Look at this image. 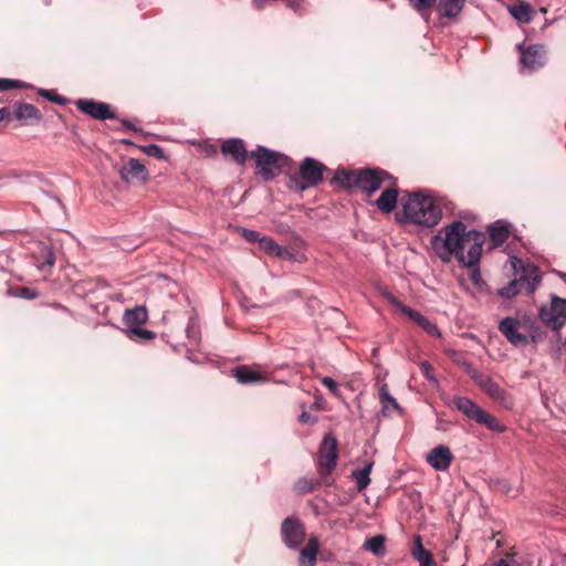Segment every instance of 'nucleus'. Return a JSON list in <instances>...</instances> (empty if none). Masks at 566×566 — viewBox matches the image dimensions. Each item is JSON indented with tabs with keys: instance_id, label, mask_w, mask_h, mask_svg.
Here are the masks:
<instances>
[{
	"instance_id": "1",
	"label": "nucleus",
	"mask_w": 566,
	"mask_h": 566,
	"mask_svg": "<svg viewBox=\"0 0 566 566\" xmlns=\"http://www.w3.org/2000/svg\"><path fill=\"white\" fill-rule=\"evenodd\" d=\"M484 242L483 232L468 231L462 221L455 220L431 238V248L444 263L455 258L462 266H475L480 262Z\"/></svg>"
},
{
	"instance_id": "2",
	"label": "nucleus",
	"mask_w": 566,
	"mask_h": 566,
	"mask_svg": "<svg viewBox=\"0 0 566 566\" xmlns=\"http://www.w3.org/2000/svg\"><path fill=\"white\" fill-rule=\"evenodd\" d=\"M401 206L406 220L420 227L432 228L442 218L440 200L426 190L407 192Z\"/></svg>"
},
{
	"instance_id": "3",
	"label": "nucleus",
	"mask_w": 566,
	"mask_h": 566,
	"mask_svg": "<svg viewBox=\"0 0 566 566\" xmlns=\"http://www.w3.org/2000/svg\"><path fill=\"white\" fill-rule=\"evenodd\" d=\"M511 264L517 277L500 289L499 294L510 300L516 296L522 287H525L530 294L534 293L542 281L539 269L531 263L524 264L523 261L516 256L511 258Z\"/></svg>"
},
{
	"instance_id": "4",
	"label": "nucleus",
	"mask_w": 566,
	"mask_h": 566,
	"mask_svg": "<svg viewBox=\"0 0 566 566\" xmlns=\"http://www.w3.org/2000/svg\"><path fill=\"white\" fill-rule=\"evenodd\" d=\"M251 157L254 158L259 174L264 180H271L279 176L282 168L289 163L285 155L270 150L264 146H258L255 150H252Z\"/></svg>"
},
{
	"instance_id": "5",
	"label": "nucleus",
	"mask_w": 566,
	"mask_h": 566,
	"mask_svg": "<svg viewBox=\"0 0 566 566\" xmlns=\"http://www.w3.org/2000/svg\"><path fill=\"white\" fill-rule=\"evenodd\" d=\"M337 439L333 433L324 436L318 451L317 472L321 476L329 475L337 465Z\"/></svg>"
},
{
	"instance_id": "6",
	"label": "nucleus",
	"mask_w": 566,
	"mask_h": 566,
	"mask_svg": "<svg viewBox=\"0 0 566 566\" xmlns=\"http://www.w3.org/2000/svg\"><path fill=\"white\" fill-rule=\"evenodd\" d=\"M551 301V307L542 306L538 315L544 323L558 332L566 323V298L553 294Z\"/></svg>"
},
{
	"instance_id": "7",
	"label": "nucleus",
	"mask_w": 566,
	"mask_h": 566,
	"mask_svg": "<svg viewBox=\"0 0 566 566\" xmlns=\"http://www.w3.org/2000/svg\"><path fill=\"white\" fill-rule=\"evenodd\" d=\"M305 526L295 516H287L281 525V537L284 545L290 549H297L305 539Z\"/></svg>"
},
{
	"instance_id": "8",
	"label": "nucleus",
	"mask_w": 566,
	"mask_h": 566,
	"mask_svg": "<svg viewBox=\"0 0 566 566\" xmlns=\"http://www.w3.org/2000/svg\"><path fill=\"white\" fill-rule=\"evenodd\" d=\"M413 9L426 20H429L434 9L439 17L455 18L462 11V2H411Z\"/></svg>"
},
{
	"instance_id": "9",
	"label": "nucleus",
	"mask_w": 566,
	"mask_h": 566,
	"mask_svg": "<svg viewBox=\"0 0 566 566\" xmlns=\"http://www.w3.org/2000/svg\"><path fill=\"white\" fill-rule=\"evenodd\" d=\"M386 298L388 302L398 308L401 313L408 316L411 321L421 326L430 336L441 337V332L439 327L428 319L426 316L420 314L419 312L403 305L398 298L392 296L391 294L387 295Z\"/></svg>"
},
{
	"instance_id": "10",
	"label": "nucleus",
	"mask_w": 566,
	"mask_h": 566,
	"mask_svg": "<svg viewBox=\"0 0 566 566\" xmlns=\"http://www.w3.org/2000/svg\"><path fill=\"white\" fill-rule=\"evenodd\" d=\"M324 165L313 158H305L300 166V175L304 181L298 188L304 190L306 188L317 186L323 179Z\"/></svg>"
},
{
	"instance_id": "11",
	"label": "nucleus",
	"mask_w": 566,
	"mask_h": 566,
	"mask_svg": "<svg viewBox=\"0 0 566 566\" xmlns=\"http://www.w3.org/2000/svg\"><path fill=\"white\" fill-rule=\"evenodd\" d=\"M75 105L78 111L98 120L113 119L116 116L107 103L93 99H77Z\"/></svg>"
},
{
	"instance_id": "12",
	"label": "nucleus",
	"mask_w": 566,
	"mask_h": 566,
	"mask_svg": "<svg viewBox=\"0 0 566 566\" xmlns=\"http://www.w3.org/2000/svg\"><path fill=\"white\" fill-rule=\"evenodd\" d=\"M521 325L520 319L507 316L500 321L499 331L512 345H526L528 343V338L527 335L520 332Z\"/></svg>"
},
{
	"instance_id": "13",
	"label": "nucleus",
	"mask_w": 566,
	"mask_h": 566,
	"mask_svg": "<svg viewBox=\"0 0 566 566\" xmlns=\"http://www.w3.org/2000/svg\"><path fill=\"white\" fill-rule=\"evenodd\" d=\"M386 178H389V175L384 170L361 169L358 170L357 187L370 195L381 187Z\"/></svg>"
},
{
	"instance_id": "14",
	"label": "nucleus",
	"mask_w": 566,
	"mask_h": 566,
	"mask_svg": "<svg viewBox=\"0 0 566 566\" xmlns=\"http://www.w3.org/2000/svg\"><path fill=\"white\" fill-rule=\"evenodd\" d=\"M517 50L520 52V63L523 69L534 71L543 66V46L530 45L525 48L523 43H520L517 44Z\"/></svg>"
},
{
	"instance_id": "15",
	"label": "nucleus",
	"mask_w": 566,
	"mask_h": 566,
	"mask_svg": "<svg viewBox=\"0 0 566 566\" xmlns=\"http://www.w3.org/2000/svg\"><path fill=\"white\" fill-rule=\"evenodd\" d=\"M123 180L128 184H140L148 178L146 167L138 160L130 158L119 170Z\"/></svg>"
},
{
	"instance_id": "16",
	"label": "nucleus",
	"mask_w": 566,
	"mask_h": 566,
	"mask_svg": "<svg viewBox=\"0 0 566 566\" xmlns=\"http://www.w3.org/2000/svg\"><path fill=\"white\" fill-rule=\"evenodd\" d=\"M427 462L437 471H446L453 461V454L449 447L440 444L427 454Z\"/></svg>"
},
{
	"instance_id": "17",
	"label": "nucleus",
	"mask_w": 566,
	"mask_h": 566,
	"mask_svg": "<svg viewBox=\"0 0 566 566\" xmlns=\"http://www.w3.org/2000/svg\"><path fill=\"white\" fill-rule=\"evenodd\" d=\"M221 153L226 157H231L232 160L239 165H243L248 158L244 143L240 138H231L226 140L221 146Z\"/></svg>"
},
{
	"instance_id": "18",
	"label": "nucleus",
	"mask_w": 566,
	"mask_h": 566,
	"mask_svg": "<svg viewBox=\"0 0 566 566\" xmlns=\"http://www.w3.org/2000/svg\"><path fill=\"white\" fill-rule=\"evenodd\" d=\"M473 380L481 387L491 398L495 400H504L506 392L491 377L479 373L473 375Z\"/></svg>"
},
{
	"instance_id": "19",
	"label": "nucleus",
	"mask_w": 566,
	"mask_h": 566,
	"mask_svg": "<svg viewBox=\"0 0 566 566\" xmlns=\"http://www.w3.org/2000/svg\"><path fill=\"white\" fill-rule=\"evenodd\" d=\"M319 551V541L316 536H311L305 547L300 552V566H315L316 557Z\"/></svg>"
},
{
	"instance_id": "20",
	"label": "nucleus",
	"mask_w": 566,
	"mask_h": 566,
	"mask_svg": "<svg viewBox=\"0 0 566 566\" xmlns=\"http://www.w3.org/2000/svg\"><path fill=\"white\" fill-rule=\"evenodd\" d=\"M454 407L461 411L464 416H467L469 419L478 421L479 417L481 416L483 409L478 406L472 399L467 397H455L453 399Z\"/></svg>"
},
{
	"instance_id": "21",
	"label": "nucleus",
	"mask_w": 566,
	"mask_h": 566,
	"mask_svg": "<svg viewBox=\"0 0 566 566\" xmlns=\"http://www.w3.org/2000/svg\"><path fill=\"white\" fill-rule=\"evenodd\" d=\"M507 11L518 23H530L535 14L528 2H513L507 6Z\"/></svg>"
},
{
	"instance_id": "22",
	"label": "nucleus",
	"mask_w": 566,
	"mask_h": 566,
	"mask_svg": "<svg viewBox=\"0 0 566 566\" xmlns=\"http://www.w3.org/2000/svg\"><path fill=\"white\" fill-rule=\"evenodd\" d=\"M398 190L396 188L385 189L379 198L375 201L376 207L385 212L390 213L397 206Z\"/></svg>"
},
{
	"instance_id": "23",
	"label": "nucleus",
	"mask_w": 566,
	"mask_h": 566,
	"mask_svg": "<svg viewBox=\"0 0 566 566\" xmlns=\"http://www.w3.org/2000/svg\"><path fill=\"white\" fill-rule=\"evenodd\" d=\"M488 232L493 247L502 245L509 238L510 229L509 224L499 220L493 224L489 226Z\"/></svg>"
},
{
	"instance_id": "24",
	"label": "nucleus",
	"mask_w": 566,
	"mask_h": 566,
	"mask_svg": "<svg viewBox=\"0 0 566 566\" xmlns=\"http://www.w3.org/2000/svg\"><path fill=\"white\" fill-rule=\"evenodd\" d=\"M147 318L148 314L144 306L126 310L124 314V323L128 329L143 325Z\"/></svg>"
},
{
	"instance_id": "25",
	"label": "nucleus",
	"mask_w": 566,
	"mask_h": 566,
	"mask_svg": "<svg viewBox=\"0 0 566 566\" xmlns=\"http://www.w3.org/2000/svg\"><path fill=\"white\" fill-rule=\"evenodd\" d=\"M13 113L14 117L19 120L42 119V114L40 113V111L34 105L29 103H19L14 105Z\"/></svg>"
},
{
	"instance_id": "26",
	"label": "nucleus",
	"mask_w": 566,
	"mask_h": 566,
	"mask_svg": "<svg viewBox=\"0 0 566 566\" xmlns=\"http://www.w3.org/2000/svg\"><path fill=\"white\" fill-rule=\"evenodd\" d=\"M358 170H336L332 184H338L344 188L357 187Z\"/></svg>"
},
{
	"instance_id": "27",
	"label": "nucleus",
	"mask_w": 566,
	"mask_h": 566,
	"mask_svg": "<svg viewBox=\"0 0 566 566\" xmlns=\"http://www.w3.org/2000/svg\"><path fill=\"white\" fill-rule=\"evenodd\" d=\"M233 373H234V377L237 378L238 382H240V384L260 382L265 379L261 374L250 369L247 366L238 367L234 369Z\"/></svg>"
},
{
	"instance_id": "28",
	"label": "nucleus",
	"mask_w": 566,
	"mask_h": 566,
	"mask_svg": "<svg viewBox=\"0 0 566 566\" xmlns=\"http://www.w3.org/2000/svg\"><path fill=\"white\" fill-rule=\"evenodd\" d=\"M373 467H374V462L370 461V462L366 463L364 465V468L352 472V476L354 478L357 489L359 491L365 490L369 485V483H370L369 474L373 470Z\"/></svg>"
},
{
	"instance_id": "29",
	"label": "nucleus",
	"mask_w": 566,
	"mask_h": 566,
	"mask_svg": "<svg viewBox=\"0 0 566 566\" xmlns=\"http://www.w3.org/2000/svg\"><path fill=\"white\" fill-rule=\"evenodd\" d=\"M379 399L382 407V412L388 413L391 410H400V406L397 400L390 395L386 384H384L378 391Z\"/></svg>"
},
{
	"instance_id": "30",
	"label": "nucleus",
	"mask_w": 566,
	"mask_h": 566,
	"mask_svg": "<svg viewBox=\"0 0 566 566\" xmlns=\"http://www.w3.org/2000/svg\"><path fill=\"white\" fill-rule=\"evenodd\" d=\"M476 422L485 426L489 430L494 431V432L502 433L506 430L505 426L500 423L495 417H493L485 410L482 411V413L479 417Z\"/></svg>"
},
{
	"instance_id": "31",
	"label": "nucleus",
	"mask_w": 566,
	"mask_h": 566,
	"mask_svg": "<svg viewBox=\"0 0 566 566\" xmlns=\"http://www.w3.org/2000/svg\"><path fill=\"white\" fill-rule=\"evenodd\" d=\"M364 547L374 555L381 556L386 551L385 537L382 535L370 537L365 542Z\"/></svg>"
},
{
	"instance_id": "32",
	"label": "nucleus",
	"mask_w": 566,
	"mask_h": 566,
	"mask_svg": "<svg viewBox=\"0 0 566 566\" xmlns=\"http://www.w3.org/2000/svg\"><path fill=\"white\" fill-rule=\"evenodd\" d=\"M412 556L420 564L433 559L432 554L423 547L420 536L416 537Z\"/></svg>"
},
{
	"instance_id": "33",
	"label": "nucleus",
	"mask_w": 566,
	"mask_h": 566,
	"mask_svg": "<svg viewBox=\"0 0 566 566\" xmlns=\"http://www.w3.org/2000/svg\"><path fill=\"white\" fill-rule=\"evenodd\" d=\"M316 485H318V482L314 479L302 478L294 484V490L298 494H306L312 492Z\"/></svg>"
},
{
	"instance_id": "34",
	"label": "nucleus",
	"mask_w": 566,
	"mask_h": 566,
	"mask_svg": "<svg viewBox=\"0 0 566 566\" xmlns=\"http://www.w3.org/2000/svg\"><path fill=\"white\" fill-rule=\"evenodd\" d=\"M259 245L261 250L271 255H275L280 247L271 237L266 235H262Z\"/></svg>"
},
{
	"instance_id": "35",
	"label": "nucleus",
	"mask_w": 566,
	"mask_h": 566,
	"mask_svg": "<svg viewBox=\"0 0 566 566\" xmlns=\"http://www.w3.org/2000/svg\"><path fill=\"white\" fill-rule=\"evenodd\" d=\"M8 293L10 295H13V296H17L20 298H25V300H34L38 297V293L34 290L29 289V287H19L17 290H9Z\"/></svg>"
},
{
	"instance_id": "36",
	"label": "nucleus",
	"mask_w": 566,
	"mask_h": 566,
	"mask_svg": "<svg viewBox=\"0 0 566 566\" xmlns=\"http://www.w3.org/2000/svg\"><path fill=\"white\" fill-rule=\"evenodd\" d=\"M130 337L136 336L138 338L148 340L155 337V334L151 331L144 329L140 326L128 329Z\"/></svg>"
},
{
	"instance_id": "37",
	"label": "nucleus",
	"mask_w": 566,
	"mask_h": 566,
	"mask_svg": "<svg viewBox=\"0 0 566 566\" xmlns=\"http://www.w3.org/2000/svg\"><path fill=\"white\" fill-rule=\"evenodd\" d=\"M55 258L54 253L51 249L45 248L44 250V261L41 264H38L39 270L44 271L45 268L51 269L54 265Z\"/></svg>"
},
{
	"instance_id": "38",
	"label": "nucleus",
	"mask_w": 566,
	"mask_h": 566,
	"mask_svg": "<svg viewBox=\"0 0 566 566\" xmlns=\"http://www.w3.org/2000/svg\"><path fill=\"white\" fill-rule=\"evenodd\" d=\"M39 94L46 99L60 105H64L66 103V99L63 96L55 94L53 91L40 90Z\"/></svg>"
},
{
	"instance_id": "39",
	"label": "nucleus",
	"mask_w": 566,
	"mask_h": 566,
	"mask_svg": "<svg viewBox=\"0 0 566 566\" xmlns=\"http://www.w3.org/2000/svg\"><path fill=\"white\" fill-rule=\"evenodd\" d=\"M24 83L15 80L0 78V92L11 88L24 87Z\"/></svg>"
},
{
	"instance_id": "40",
	"label": "nucleus",
	"mask_w": 566,
	"mask_h": 566,
	"mask_svg": "<svg viewBox=\"0 0 566 566\" xmlns=\"http://www.w3.org/2000/svg\"><path fill=\"white\" fill-rule=\"evenodd\" d=\"M322 384L328 388V390L331 391L332 395H334L335 397H339L340 396V392H339V389H338V385L337 382L328 377V376H325L322 378Z\"/></svg>"
},
{
	"instance_id": "41",
	"label": "nucleus",
	"mask_w": 566,
	"mask_h": 566,
	"mask_svg": "<svg viewBox=\"0 0 566 566\" xmlns=\"http://www.w3.org/2000/svg\"><path fill=\"white\" fill-rule=\"evenodd\" d=\"M275 256L283 260H296V253L285 247H279Z\"/></svg>"
},
{
	"instance_id": "42",
	"label": "nucleus",
	"mask_w": 566,
	"mask_h": 566,
	"mask_svg": "<svg viewBox=\"0 0 566 566\" xmlns=\"http://www.w3.org/2000/svg\"><path fill=\"white\" fill-rule=\"evenodd\" d=\"M420 368H421V371L423 373L424 377L429 381L437 382V379H436L434 374H433L432 366L428 361H422Z\"/></svg>"
},
{
	"instance_id": "43",
	"label": "nucleus",
	"mask_w": 566,
	"mask_h": 566,
	"mask_svg": "<svg viewBox=\"0 0 566 566\" xmlns=\"http://www.w3.org/2000/svg\"><path fill=\"white\" fill-rule=\"evenodd\" d=\"M242 235L247 241L258 242V243H260V240L262 238V235L258 231L249 230V229H243Z\"/></svg>"
},
{
	"instance_id": "44",
	"label": "nucleus",
	"mask_w": 566,
	"mask_h": 566,
	"mask_svg": "<svg viewBox=\"0 0 566 566\" xmlns=\"http://www.w3.org/2000/svg\"><path fill=\"white\" fill-rule=\"evenodd\" d=\"M145 151L149 155V156H154V157H157V158H163L164 157V151L161 149V147H159L158 145H149L145 148Z\"/></svg>"
},
{
	"instance_id": "45",
	"label": "nucleus",
	"mask_w": 566,
	"mask_h": 566,
	"mask_svg": "<svg viewBox=\"0 0 566 566\" xmlns=\"http://www.w3.org/2000/svg\"><path fill=\"white\" fill-rule=\"evenodd\" d=\"M298 420L300 422L302 423H316L317 422V418L316 417H313L311 413L306 412V411H303L300 417H298Z\"/></svg>"
},
{
	"instance_id": "46",
	"label": "nucleus",
	"mask_w": 566,
	"mask_h": 566,
	"mask_svg": "<svg viewBox=\"0 0 566 566\" xmlns=\"http://www.w3.org/2000/svg\"><path fill=\"white\" fill-rule=\"evenodd\" d=\"M462 366H463V368H464L465 373H467V374H468L472 379H473V375H474V374H479V373H480L476 368H474V366H473V365H472V363H470V361H464V363L462 364Z\"/></svg>"
},
{
	"instance_id": "47",
	"label": "nucleus",
	"mask_w": 566,
	"mask_h": 566,
	"mask_svg": "<svg viewBox=\"0 0 566 566\" xmlns=\"http://www.w3.org/2000/svg\"><path fill=\"white\" fill-rule=\"evenodd\" d=\"M479 264H476L475 266H472L473 270L471 272V281L474 285H479L480 281H481V274H480V270L478 268Z\"/></svg>"
},
{
	"instance_id": "48",
	"label": "nucleus",
	"mask_w": 566,
	"mask_h": 566,
	"mask_svg": "<svg viewBox=\"0 0 566 566\" xmlns=\"http://www.w3.org/2000/svg\"><path fill=\"white\" fill-rule=\"evenodd\" d=\"M495 566H518L517 563L510 557L501 558Z\"/></svg>"
},
{
	"instance_id": "49",
	"label": "nucleus",
	"mask_w": 566,
	"mask_h": 566,
	"mask_svg": "<svg viewBox=\"0 0 566 566\" xmlns=\"http://www.w3.org/2000/svg\"><path fill=\"white\" fill-rule=\"evenodd\" d=\"M8 114H9L8 108H6V107L0 108V122H2L8 116Z\"/></svg>"
},
{
	"instance_id": "50",
	"label": "nucleus",
	"mask_w": 566,
	"mask_h": 566,
	"mask_svg": "<svg viewBox=\"0 0 566 566\" xmlns=\"http://www.w3.org/2000/svg\"><path fill=\"white\" fill-rule=\"evenodd\" d=\"M123 125H124L125 127L129 128V129H133V130H135V129H136V128H135V126H134L129 120L124 119V120H123Z\"/></svg>"
},
{
	"instance_id": "51",
	"label": "nucleus",
	"mask_w": 566,
	"mask_h": 566,
	"mask_svg": "<svg viewBox=\"0 0 566 566\" xmlns=\"http://www.w3.org/2000/svg\"><path fill=\"white\" fill-rule=\"evenodd\" d=\"M289 4H290V8H291L292 10L296 11V9H297V7H298L300 2L292 1V2H289Z\"/></svg>"
},
{
	"instance_id": "52",
	"label": "nucleus",
	"mask_w": 566,
	"mask_h": 566,
	"mask_svg": "<svg viewBox=\"0 0 566 566\" xmlns=\"http://www.w3.org/2000/svg\"><path fill=\"white\" fill-rule=\"evenodd\" d=\"M420 566H434V562H433V559H431V560L421 563Z\"/></svg>"
},
{
	"instance_id": "53",
	"label": "nucleus",
	"mask_w": 566,
	"mask_h": 566,
	"mask_svg": "<svg viewBox=\"0 0 566 566\" xmlns=\"http://www.w3.org/2000/svg\"><path fill=\"white\" fill-rule=\"evenodd\" d=\"M559 276L563 279V281L566 283V273H559Z\"/></svg>"
}]
</instances>
